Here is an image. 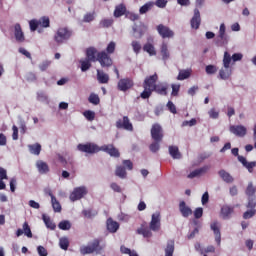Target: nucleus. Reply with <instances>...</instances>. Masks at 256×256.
I'll use <instances>...</instances> for the list:
<instances>
[{"label":"nucleus","instance_id":"f257e3e1","mask_svg":"<svg viewBox=\"0 0 256 256\" xmlns=\"http://www.w3.org/2000/svg\"><path fill=\"white\" fill-rule=\"evenodd\" d=\"M158 79L159 77L157 76V74H154L144 80V91L140 95L142 99H149L151 97L153 91H155V88L157 87L156 83Z\"/></svg>","mask_w":256,"mask_h":256},{"label":"nucleus","instance_id":"f03ea898","mask_svg":"<svg viewBox=\"0 0 256 256\" xmlns=\"http://www.w3.org/2000/svg\"><path fill=\"white\" fill-rule=\"evenodd\" d=\"M233 75V67H231V54L229 52L224 53L223 57V67L219 71L220 79L227 81Z\"/></svg>","mask_w":256,"mask_h":256},{"label":"nucleus","instance_id":"7ed1b4c3","mask_svg":"<svg viewBox=\"0 0 256 256\" xmlns=\"http://www.w3.org/2000/svg\"><path fill=\"white\" fill-rule=\"evenodd\" d=\"M77 149L82 153H88L90 155H93V153H99V151H101V147L95 143L78 144Z\"/></svg>","mask_w":256,"mask_h":256},{"label":"nucleus","instance_id":"20e7f679","mask_svg":"<svg viewBox=\"0 0 256 256\" xmlns=\"http://www.w3.org/2000/svg\"><path fill=\"white\" fill-rule=\"evenodd\" d=\"M101 246H99V240H94L93 243H91L88 246H82L80 248V253L82 255H89L91 253H95V251L97 253H99V251H101Z\"/></svg>","mask_w":256,"mask_h":256},{"label":"nucleus","instance_id":"39448f33","mask_svg":"<svg viewBox=\"0 0 256 256\" xmlns=\"http://www.w3.org/2000/svg\"><path fill=\"white\" fill-rule=\"evenodd\" d=\"M225 29V24L222 23L220 25L219 34L216 38V45L218 47H223V45L227 44V42L229 41V37H227V34H225Z\"/></svg>","mask_w":256,"mask_h":256},{"label":"nucleus","instance_id":"423d86ee","mask_svg":"<svg viewBox=\"0 0 256 256\" xmlns=\"http://www.w3.org/2000/svg\"><path fill=\"white\" fill-rule=\"evenodd\" d=\"M69 37H71V31H69L67 28H59L54 36V40L56 43H63V41H67Z\"/></svg>","mask_w":256,"mask_h":256},{"label":"nucleus","instance_id":"0eeeda50","mask_svg":"<svg viewBox=\"0 0 256 256\" xmlns=\"http://www.w3.org/2000/svg\"><path fill=\"white\" fill-rule=\"evenodd\" d=\"M151 137L153 140L157 141V143H161L163 141V128L159 124H154L151 128Z\"/></svg>","mask_w":256,"mask_h":256},{"label":"nucleus","instance_id":"6e6552de","mask_svg":"<svg viewBox=\"0 0 256 256\" xmlns=\"http://www.w3.org/2000/svg\"><path fill=\"white\" fill-rule=\"evenodd\" d=\"M97 61H99L101 67H111V65H113V60L111 59L109 54H107V52L105 51L98 53Z\"/></svg>","mask_w":256,"mask_h":256},{"label":"nucleus","instance_id":"1a4fd4ad","mask_svg":"<svg viewBox=\"0 0 256 256\" xmlns=\"http://www.w3.org/2000/svg\"><path fill=\"white\" fill-rule=\"evenodd\" d=\"M86 193H87V188L85 186L77 187L70 194V200H72L73 202L79 201V199H83V197H85Z\"/></svg>","mask_w":256,"mask_h":256},{"label":"nucleus","instance_id":"9d476101","mask_svg":"<svg viewBox=\"0 0 256 256\" xmlns=\"http://www.w3.org/2000/svg\"><path fill=\"white\" fill-rule=\"evenodd\" d=\"M157 31L163 39H171L175 35L173 30L163 24L157 26Z\"/></svg>","mask_w":256,"mask_h":256},{"label":"nucleus","instance_id":"9b49d317","mask_svg":"<svg viewBox=\"0 0 256 256\" xmlns=\"http://www.w3.org/2000/svg\"><path fill=\"white\" fill-rule=\"evenodd\" d=\"M150 229L151 231H159L161 229V213L155 212L152 214Z\"/></svg>","mask_w":256,"mask_h":256},{"label":"nucleus","instance_id":"f8f14e48","mask_svg":"<svg viewBox=\"0 0 256 256\" xmlns=\"http://www.w3.org/2000/svg\"><path fill=\"white\" fill-rule=\"evenodd\" d=\"M116 127L117 129H125V131H133V124L127 116H124L123 120H118L116 122Z\"/></svg>","mask_w":256,"mask_h":256},{"label":"nucleus","instance_id":"ddd939ff","mask_svg":"<svg viewBox=\"0 0 256 256\" xmlns=\"http://www.w3.org/2000/svg\"><path fill=\"white\" fill-rule=\"evenodd\" d=\"M100 151H104L105 153H108L111 157H119L121 154L119 153V150L113 146V144L109 145H103L100 147Z\"/></svg>","mask_w":256,"mask_h":256},{"label":"nucleus","instance_id":"4468645a","mask_svg":"<svg viewBox=\"0 0 256 256\" xmlns=\"http://www.w3.org/2000/svg\"><path fill=\"white\" fill-rule=\"evenodd\" d=\"M230 132L236 137H245L247 135V128L243 125L230 126Z\"/></svg>","mask_w":256,"mask_h":256},{"label":"nucleus","instance_id":"2eb2a0df","mask_svg":"<svg viewBox=\"0 0 256 256\" xmlns=\"http://www.w3.org/2000/svg\"><path fill=\"white\" fill-rule=\"evenodd\" d=\"M133 87V80L129 78L120 79L118 82L119 91H129Z\"/></svg>","mask_w":256,"mask_h":256},{"label":"nucleus","instance_id":"dca6fc26","mask_svg":"<svg viewBox=\"0 0 256 256\" xmlns=\"http://www.w3.org/2000/svg\"><path fill=\"white\" fill-rule=\"evenodd\" d=\"M190 23L192 29H199V26L201 25V13L199 12V9L194 10V16L192 17Z\"/></svg>","mask_w":256,"mask_h":256},{"label":"nucleus","instance_id":"f3484780","mask_svg":"<svg viewBox=\"0 0 256 256\" xmlns=\"http://www.w3.org/2000/svg\"><path fill=\"white\" fill-rule=\"evenodd\" d=\"M98 55L99 53L95 47H90L86 50V59H88V61H92V63L98 61Z\"/></svg>","mask_w":256,"mask_h":256},{"label":"nucleus","instance_id":"a211bd4d","mask_svg":"<svg viewBox=\"0 0 256 256\" xmlns=\"http://www.w3.org/2000/svg\"><path fill=\"white\" fill-rule=\"evenodd\" d=\"M14 35L18 43H23V41H25V34H23V30L21 29V24H15Z\"/></svg>","mask_w":256,"mask_h":256},{"label":"nucleus","instance_id":"6ab92c4d","mask_svg":"<svg viewBox=\"0 0 256 256\" xmlns=\"http://www.w3.org/2000/svg\"><path fill=\"white\" fill-rule=\"evenodd\" d=\"M160 55H162V60L167 61L171 57V53L169 52V45L167 42H162L160 46Z\"/></svg>","mask_w":256,"mask_h":256},{"label":"nucleus","instance_id":"aec40b11","mask_svg":"<svg viewBox=\"0 0 256 256\" xmlns=\"http://www.w3.org/2000/svg\"><path fill=\"white\" fill-rule=\"evenodd\" d=\"M179 210L183 217H189V215H193V210H191L189 206H187L185 201L180 202Z\"/></svg>","mask_w":256,"mask_h":256},{"label":"nucleus","instance_id":"412c9836","mask_svg":"<svg viewBox=\"0 0 256 256\" xmlns=\"http://www.w3.org/2000/svg\"><path fill=\"white\" fill-rule=\"evenodd\" d=\"M238 161L248 169L249 173H253V168L256 167V162H247L243 156H238Z\"/></svg>","mask_w":256,"mask_h":256},{"label":"nucleus","instance_id":"4be33fe9","mask_svg":"<svg viewBox=\"0 0 256 256\" xmlns=\"http://www.w3.org/2000/svg\"><path fill=\"white\" fill-rule=\"evenodd\" d=\"M36 167L39 173H41V175H45L46 173H49V165L42 160H38L36 162Z\"/></svg>","mask_w":256,"mask_h":256},{"label":"nucleus","instance_id":"5701e85b","mask_svg":"<svg viewBox=\"0 0 256 256\" xmlns=\"http://www.w3.org/2000/svg\"><path fill=\"white\" fill-rule=\"evenodd\" d=\"M211 229L214 231L216 243L221 245V231L219 230V224L217 222L212 223Z\"/></svg>","mask_w":256,"mask_h":256},{"label":"nucleus","instance_id":"b1692460","mask_svg":"<svg viewBox=\"0 0 256 256\" xmlns=\"http://www.w3.org/2000/svg\"><path fill=\"white\" fill-rule=\"evenodd\" d=\"M210 169L211 167L209 166H204L200 169H196L188 175V179H194V177H199V175H203V173H207V171H209Z\"/></svg>","mask_w":256,"mask_h":256},{"label":"nucleus","instance_id":"393cba45","mask_svg":"<svg viewBox=\"0 0 256 256\" xmlns=\"http://www.w3.org/2000/svg\"><path fill=\"white\" fill-rule=\"evenodd\" d=\"M107 229L110 233H117V231L119 230V223L109 218L107 220Z\"/></svg>","mask_w":256,"mask_h":256},{"label":"nucleus","instance_id":"a878e982","mask_svg":"<svg viewBox=\"0 0 256 256\" xmlns=\"http://www.w3.org/2000/svg\"><path fill=\"white\" fill-rule=\"evenodd\" d=\"M132 30L134 39H141L143 35H145V31H147V28L145 26L140 28L133 27Z\"/></svg>","mask_w":256,"mask_h":256},{"label":"nucleus","instance_id":"bb28decb","mask_svg":"<svg viewBox=\"0 0 256 256\" xmlns=\"http://www.w3.org/2000/svg\"><path fill=\"white\" fill-rule=\"evenodd\" d=\"M174 252H175V241L168 240L167 246L165 248V256H173Z\"/></svg>","mask_w":256,"mask_h":256},{"label":"nucleus","instance_id":"cd10ccee","mask_svg":"<svg viewBox=\"0 0 256 256\" xmlns=\"http://www.w3.org/2000/svg\"><path fill=\"white\" fill-rule=\"evenodd\" d=\"M49 195L51 196L53 210L55 211V213H61V204L59 203V201H57V198L51 192H49Z\"/></svg>","mask_w":256,"mask_h":256},{"label":"nucleus","instance_id":"c85d7f7f","mask_svg":"<svg viewBox=\"0 0 256 256\" xmlns=\"http://www.w3.org/2000/svg\"><path fill=\"white\" fill-rule=\"evenodd\" d=\"M232 213H233V207L223 206L221 208V217H222V219H229V217H231Z\"/></svg>","mask_w":256,"mask_h":256},{"label":"nucleus","instance_id":"c756f323","mask_svg":"<svg viewBox=\"0 0 256 256\" xmlns=\"http://www.w3.org/2000/svg\"><path fill=\"white\" fill-rule=\"evenodd\" d=\"M218 175H220L221 179H223V181H225V183H233V181H234L233 176H231V174H229L225 170H220L218 172Z\"/></svg>","mask_w":256,"mask_h":256},{"label":"nucleus","instance_id":"7c9ffc66","mask_svg":"<svg viewBox=\"0 0 256 256\" xmlns=\"http://www.w3.org/2000/svg\"><path fill=\"white\" fill-rule=\"evenodd\" d=\"M169 154L174 159H181L182 157L181 152H179V147L177 146H169Z\"/></svg>","mask_w":256,"mask_h":256},{"label":"nucleus","instance_id":"2f4dec72","mask_svg":"<svg viewBox=\"0 0 256 256\" xmlns=\"http://www.w3.org/2000/svg\"><path fill=\"white\" fill-rule=\"evenodd\" d=\"M97 79L99 83H102V84L109 83V75L103 71L97 70Z\"/></svg>","mask_w":256,"mask_h":256},{"label":"nucleus","instance_id":"473e14b6","mask_svg":"<svg viewBox=\"0 0 256 256\" xmlns=\"http://www.w3.org/2000/svg\"><path fill=\"white\" fill-rule=\"evenodd\" d=\"M115 175L120 179H127V171L125 170V167L117 166L115 170Z\"/></svg>","mask_w":256,"mask_h":256},{"label":"nucleus","instance_id":"72a5a7b5","mask_svg":"<svg viewBox=\"0 0 256 256\" xmlns=\"http://www.w3.org/2000/svg\"><path fill=\"white\" fill-rule=\"evenodd\" d=\"M143 51H145L146 53H148L150 56H154L157 55V51L155 50V46H153V44L151 43H146L143 46Z\"/></svg>","mask_w":256,"mask_h":256},{"label":"nucleus","instance_id":"f704fd0d","mask_svg":"<svg viewBox=\"0 0 256 256\" xmlns=\"http://www.w3.org/2000/svg\"><path fill=\"white\" fill-rule=\"evenodd\" d=\"M255 193H256V186L253 184V182H249L246 187L245 194L247 195V197H253Z\"/></svg>","mask_w":256,"mask_h":256},{"label":"nucleus","instance_id":"c9c22d12","mask_svg":"<svg viewBox=\"0 0 256 256\" xmlns=\"http://www.w3.org/2000/svg\"><path fill=\"white\" fill-rule=\"evenodd\" d=\"M28 148H29L30 153H32V155H40L41 154V144H39V143L28 145Z\"/></svg>","mask_w":256,"mask_h":256},{"label":"nucleus","instance_id":"e433bc0d","mask_svg":"<svg viewBox=\"0 0 256 256\" xmlns=\"http://www.w3.org/2000/svg\"><path fill=\"white\" fill-rule=\"evenodd\" d=\"M190 77H191V70H180L177 79L178 81H185V79H189Z\"/></svg>","mask_w":256,"mask_h":256},{"label":"nucleus","instance_id":"4c0bfd02","mask_svg":"<svg viewBox=\"0 0 256 256\" xmlns=\"http://www.w3.org/2000/svg\"><path fill=\"white\" fill-rule=\"evenodd\" d=\"M154 5H155V3H153V2H147L146 4H144L139 10L140 15H145V13H147V11H151V9H153Z\"/></svg>","mask_w":256,"mask_h":256},{"label":"nucleus","instance_id":"58836bf2","mask_svg":"<svg viewBox=\"0 0 256 256\" xmlns=\"http://www.w3.org/2000/svg\"><path fill=\"white\" fill-rule=\"evenodd\" d=\"M138 235H143V237L149 238L153 235L149 228L141 227L137 229Z\"/></svg>","mask_w":256,"mask_h":256},{"label":"nucleus","instance_id":"ea45409f","mask_svg":"<svg viewBox=\"0 0 256 256\" xmlns=\"http://www.w3.org/2000/svg\"><path fill=\"white\" fill-rule=\"evenodd\" d=\"M80 63H81V71L85 72L91 69V63L93 62L86 58L84 60H80Z\"/></svg>","mask_w":256,"mask_h":256},{"label":"nucleus","instance_id":"a19ab883","mask_svg":"<svg viewBox=\"0 0 256 256\" xmlns=\"http://www.w3.org/2000/svg\"><path fill=\"white\" fill-rule=\"evenodd\" d=\"M42 219L48 229H52V230L55 229V227H56L55 223H53V221H51V218L49 216L43 214Z\"/></svg>","mask_w":256,"mask_h":256},{"label":"nucleus","instance_id":"79ce46f5","mask_svg":"<svg viewBox=\"0 0 256 256\" xmlns=\"http://www.w3.org/2000/svg\"><path fill=\"white\" fill-rule=\"evenodd\" d=\"M126 10L127 9L125 8V6H123V4L118 5L114 11V17H121L125 15Z\"/></svg>","mask_w":256,"mask_h":256},{"label":"nucleus","instance_id":"37998d69","mask_svg":"<svg viewBox=\"0 0 256 256\" xmlns=\"http://www.w3.org/2000/svg\"><path fill=\"white\" fill-rule=\"evenodd\" d=\"M89 103H92V105H99L101 103V99H99V95L95 93H91L88 98Z\"/></svg>","mask_w":256,"mask_h":256},{"label":"nucleus","instance_id":"c03bdc74","mask_svg":"<svg viewBox=\"0 0 256 256\" xmlns=\"http://www.w3.org/2000/svg\"><path fill=\"white\" fill-rule=\"evenodd\" d=\"M131 47L134 51V53H136V55H139V53H141V43L137 40H133L131 42Z\"/></svg>","mask_w":256,"mask_h":256},{"label":"nucleus","instance_id":"a18cd8bd","mask_svg":"<svg viewBox=\"0 0 256 256\" xmlns=\"http://www.w3.org/2000/svg\"><path fill=\"white\" fill-rule=\"evenodd\" d=\"M154 91H156V93H158L159 95H167V85H156Z\"/></svg>","mask_w":256,"mask_h":256},{"label":"nucleus","instance_id":"49530a36","mask_svg":"<svg viewBox=\"0 0 256 256\" xmlns=\"http://www.w3.org/2000/svg\"><path fill=\"white\" fill-rule=\"evenodd\" d=\"M38 25H39L40 27H45V28L49 27V25H50L49 17H47V16L41 17V18L38 20Z\"/></svg>","mask_w":256,"mask_h":256},{"label":"nucleus","instance_id":"de8ad7c7","mask_svg":"<svg viewBox=\"0 0 256 256\" xmlns=\"http://www.w3.org/2000/svg\"><path fill=\"white\" fill-rule=\"evenodd\" d=\"M58 227L59 229H62V231H69V229H71V222L68 220L61 221Z\"/></svg>","mask_w":256,"mask_h":256},{"label":"nucleus","instance_id":"09e8293b","mask_svg":"<svg viewBox=\"0 0 256 256\" xmlns=\"http://www.w3.org/2000/svg\"><path fill=\"white\" fill-rule=\"evenodd\" d=\"M95 20V12H89L84 15L83 22L84 23H91V21Z\"/></svg>","mask_w":256,"mask_h":256},{"label":"nucleus","instance_id":"8fccbe9b","mask_svg":"<svg viewBox=\"0 0 256 256\" xmlns=\"http://www.w3.org/2000/svg\"><path fill=\"white\" fill-rule=\"evenodd\" d=\"M59 246L61 247V249H64V251H67V249H69V239L60 238Z\"/></svg>","mask_w":256,"mask_h":256},{"label":"nucleus","instance_id":"3c124183","mask_svg":"<svg viewBox=\"0 0 256 256\" xmlns=\"http://www.w3.org/2000/svg\"><path fill=\"white\" fill-rule=\"evenodd\" d=\"M111 25H113V19H103L100 21L101 28H109Z\"/></svg>","mask_w":256,"mask_h":256},{"label":"nucleus","instance_id":"603ef678","mask_svg":"<svg viewBox=\"0 0 256 256\" xmlns=\"http://www.w3.org/2000/svg\"><path fill=\"white\" fill-rule=\"evenodd\" d=\"M23 232L24 235H27L29 238L33 237V233L31 232V228L27 222L23 224Z\"/></svg>","mask_w":256,"mask_h":256},{"label":"nucleus","instance_id":"864d4df0","mask_svg":"<svg viewBox=\"0 0 256 256\" xmlns=\"http://www.w3.org/2000/svg\"><path fill=\"white\" fill-rule=\"evenodd\" d=\"M217 66L215 65H208L206 66V73L207 75H215L217 73Z\"/></svg>","mask_w":256,"mask_h":256},{"label":"nucleus","instance_id":"5fc2aeb1","mask_svg":"<svg viewBox=\"0 0 256 256\" xmlns=\"http://www.w3.org/2000/svg\"><path fill=\"white\" fill-rule=\"evenodd\" d=\"M84 117L88 120V121H94L95 120V112L87 110L83 113Z\"/></svg>","mask_w":256,"mask_h":256},{"label":"nucleus","instance_id":"6e6d98bb","mask_svg":"<svg viewBox=\"0 0 256 256\" xmlns=\"http://www.w3.org/2000/svg\"><path fill=\"white\" fill-rule=\"evenodd\" d=\"M179 89H181V85L179 84H172V97H177L179 95Z\"/></svg>","mask_w":256,"mask_h":256},{"label":"nucleus","instance_id":"4d7b16f0","mask_svg":"<svg viewBox=\"0 0 256 256\" xmlns=\"http://www.w3.org/2000/svg\"><path fill=\"white\" fill-rule=\"evenodd\" d=\"M255 214H256L255 209L248 210L243 214V219H251V217H255Z\"/></svg>","mask_w":256,"mask_h":256},{"label":"nucleus","instance_id":"13d9d810","mask_svg":"<svg viewBox=\"0 0 256 256\" xmlns=\"http://www.w3.org/2000/svg\"><path fill=\"white\" fill-rule=\"evenodd\" d=\"M154 5H156V7H159L160 9H165V7H167V0H156Z\"/></svg>","mask_w":256,"mask_h":256},{"label":"nucleus","instance_id":"bf43d9fd","mask_svg":"<svg viewBox=\"0 0 256 256\" xmlns=\"http://www.w3.org/2000/svg\"><path fill=\"white\" fill-rule=\"evenodd\" d=\"M195 219H201L203 217V208H196L194 211Z\"/></svg>","mask_w":256,"mask_h":256},{"label":"nucleus","instance_id":"052dcab7","mask_svg":"<svg viewBox=\"0 0 256 256\" xmlns=\"http://www.w3.org/2000/svg\"><path fill=\"white\" fill-rule=\"evenodd\" d=\"M160 146H159V142L155 141L150 145V151H152V153H157V151H159Z\"/></svg>","mask_w":256,"mask_h":256},{"label":"nucleus","instance_id":"680f3d73","mask_svg":"<svg viewBox=\"0 0 256 256\" xmlns=\"http://www.w3.org/2000/svg\"><path fill=\"white\" fill-rule=\"evenodd\" d=\"M115 47H116L115 42H110L106 48L107 53L109 54L115 53Z\"/></svg>","mask_w":256,"mask_h":256},{"label":"nucleus","instance_id":"e2e57ef3","mask_svg":"<svg viewBox=\"0 0 256 256\" xmlns=\"http://www.w3.org/2000/svg\"><path fill=\"white\" fill-rule=\"evenodd\" d=\"M30 29L31 31H37V27L39 26V21L38 20H31L29 22Z\"/></svg>","mask_w":256,"mask_h":256},{"label":"nucleus","instance_id":"0e129e2a","mask_svg":"<svg viewBox=\"0 0 256 256\" xmlns=\"http://www.w3.org/2000/svg\"><path fill=\"white\" fill-rule=\"evenodd\" d=\"M229 193L231 197H235L239 194V189H237V186H231L229 189Z\"/></svg>","mask_w":256,"mask_h":256},{"label":"nucleus","instance_id":"69168bd1","mask_svg":"<svg viewBox=\"0 0 256 256\" xmlns=\"http://www.w3.org/2000/svg\"><path fill=\"white\" fill-rule=\"evenodd\" d=\"M37 251H38V255L40 256H47V249H45V247L43 246H38L37 248Z\"/></svg>","mask_w":256,"mask_h":256},{"label":"nucleus","instance_id":"338daca9","mask_svg":"<svg viewBox=\"0 0 256 256\" xmlns=\"http://www.w3.org/2000/svg\"><path fill=\"white\" fill-rule=\"evenodd\" d=\"M49 65H51L50 61H44L42 62L39 67L42 71H47V69L49 68Z\"/></svg>","mask_w":256,"mask_h":256},{"label":"nucleus","instance_id":"774afa93","mask_svg":"<svg viewBox=\"0 0 256 256\" xmlns=\"http://www.w3.org/2000/svg\"><path fill=\"white\" fill-rule=\"evenodd\" d=\"M241 59H243V54H241V53H235V54H233L232 57H231V60H233L234 63H235L236 61H241Z\"/></svg>","mask_w":256,"mask_h":256}]
</instances>
